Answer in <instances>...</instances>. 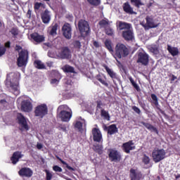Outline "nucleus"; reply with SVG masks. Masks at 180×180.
<instances>
[{"label":"nucleus","instance_id":"obj_27","mask_svg":"<svg viewBox=\"0 0 180 180\" xmlns=\"http://www.w3.org/2000/svg\"><path fill=\"white\" fill-rule=\"evenodd\" d=\"M118 27L120 30H129V29H131V25L124 22L120 21L118 22Z\"/></svg>","mask_w":180,"mask_h":180},{"label":"nucleus","instance_id":"obj_19","mask_svg":"<svg viewBox=\"0 0 180 180\" xmlns=\"http://www.w3.org/2000/svg\"><path fill=\"white\" fill-rule=\"evenodd\" d=\"M17 119L18 120L19 124H20L23 130H29V126H27L26 118H25L22 114H18Z\"/></svg>","mask_w":180,"mask_h":180},{"label":"nucleus","instance_id":"obj_18","mask_svg":"<svg viewBox=\"0 0 180 180\" xmlns=\"http://www.w3.org/2000/svg\"><path fill=\"white\" fill-rule=\"evenodd\" d=\"M62 30L63 32V36L66 39H71L72 28H71V25L70 24L65 23L62 27Z\"/></svg>","mask_w":180,"mask_h":180},{"label":"nucleus","instance_id":"obj_7","mask_svg":"<svg viewBox=\"0 0 180 180\" xmlns=\"http://www.w3.org/2000/svg\"><path fill=\"white\" fill-rule=\"evenodd\" d=\"M78 27L82 36H88L89 32H91L89 24L85 20H80L79 21Z\"/></svg>","mask_w":180,"mask_h":180},{"label":"nucleus","instance_id":"obj_39","mask_svg":"<svg viewBox=\"0 0 180 180\" xmlns=\"http://www.w3.org/2000/svg\"><path fill=\"white\" fill-rule=\"evenodd\" d=\"M129 79L131 84V85L135 88V89L139 92L140 91V86H139V84L134 82V79H133L131 77H129Z\"/></svg>","mask_w":180,"mask_h":180},{"label":"nucleus","instance_id":"obj_31","mask_svg":"<svg viewBox=\"0 0 180 180\" xmlns=\"http://www.w3.org/2000/svg\"><path fill=\"white\" fill-rule=\"evenodd\" d=\"M108 134H115V133H117V127L115 124L110 125L108 128Z\"/></svg>","mask_w":180,"mask_h":180},{"label":"nucleus","instance_id":"obj_44","mask_svg":"<svg viewBox=\"0 0 180 180\" xmlns=\"http://www.w3.org/2000/svg\"><path fill=\"white\" fill-rule=\"evenodd\" d=\"M8 106V102H6V100L3 99L0 101V108H6Z\"/></svg>","mask_w":180,"mask_h":180},{"label":"nucleus","instance_id":"obj_4","mask_svg":"<svg viewBox=\"0 0 180 180\" xmlns=\"http://www.w3.org/2000/svg\"><path fill=\"white\" fill-rule=\"evenodd\" d=\"M29 58V52L26 50H22L19 53V57L17 60L18 67H26L27 65V59Z\"/></svg>","mask_w":180,"mask_h":180},{"label":"nucleus","instance_id":"obj_1","mask_svg":"<svg viewBox=\"0 0 180 180\" xmlns=\"http://www.w3.org/2000/svg\"><path fill=\"white\" fill-rule=\"evenodd\" d=\"M58 110L59 113L58 114V117L62 120V122H70L71 117H72V112L71 109L68 108L67 105H62L58 107Z\"/></svg>","mask_w":180,"mask_h":180},{"label":"nucleus","instance_id":"obj_6","mask_svg":"<svg viewBox=\"0 0 180 180\" xmlns=\"http://www.w3.org/2000/svg\"><path fill=\"white\" fill-rule=\"evenodd\" d=\"M167 152L164 149H155L153 150L152 157L154 162H160L165 158Z\"/></svg>","mask_w":180,"mask_h":180},{"label":"nucleus","instance_id":"obj_60","mask_svg":"<svg viewBox=\"0 0 180 180\" xmlns=\"http://www.w3.org/2000/svg\"><path fill=\"white\" fill-rule=\"evenodd\" d=\"M44 45L46 46L47 47H51V46H52L51 44L49 43V42L48 43H45Z\"/></svg>","mask_w":180,"mask_h":180},{"label":"nucleus","instance_id":"obj_29","mask_svg":"<svg viewBox=\"0 0 180 180\" xmlns=\"http://www.w3.org/2000/svg\"><path fill=\"white\" fill-rule=\"evenodd\" d=\"M123 9L126 12V13H129L130 15H133L134 13H136L133 11V8L130 6V4H129V3L124 4Z\"/></svg>","mask_w":180,"mask_h":180},{"label":"nucleus","instance_id":"obj_40","mask_svg":"<svg viewBox=\"0 0 180 180\" xmlns=\"http://www.w3.org/2000/svg\"><path fill=\"white\" fill-rule=\"evenodd\" d=\"M41 7L45 8L46 5H44V4L43 3H39V2H36L34 5V11H39Z\"/></svg>","mask_w":180,"mask_h":180},{"label":"nucleus","instance_id":"obj_20","mask_svg":"<svg viewBox=\"0 0 180 180\" xmlns=\"http://www.w3.org/2000/svg\"><path fill=\"white\" fill-rule=\"evenodd\" d=\"M18 174L20 176H27L30 178V176H32V175H33V172L30 168L24 167V168H22L18 172Z\"/></svg>","mask_w":180,"mask_h":180},{"label":"nucleus","instance_id":"obj_37","mask_svg":"<svg viewBox=\"0 0 180 180\" xmlns=\"http://www.w3.org/2000/svg\"><path fill=\"white\" fill-rule=\"evenodd\" d=\"M98 25L101 26V27L107 28L108 26H109V20H108V19L101 20L98 22Z\"/></svg>","mask_w":180,"mask_h":180},{"label":"nucleus","instance_id":"obj_36","mask_svg":"<svg viewBox=\"0 0 180 180\" xmlns=\"http://www.w3.org/2000/svg\"><path fill=\"white\" fill-rule=\"evenodd\" d=\"M96 79H97V81L101 82V84H102L105 86H109V84H108V82H106V81L102 78V76H101V75H98L96 77Z\"/></svg>","mask_w":180,"mask_h":180},{"label":"nucleus","instance_id":"obj_2","mask_svg":"<svg viewBox=\"0 0 180 180\" xmlns=\"http://www.w3.org/2000/svg\"><path fill=\"white\" fill-rule=\"evenodd\" d=\"M10 77H13L11 81V88L14 95L18 96L20 94L19 90V79H20V73H10L7 75V79H9Z\"/></svg>","mask_w":180,"mask_h":180},{"label":"nucleus","instance_id":"obj_17","mask_svg":"<svg viewBox=\"0 0 180 180\" xmlns=\"http://www.w3.org/2000/svg\"><path fill=\"white\" fill-rule=\"evenodd\" d=\"M51 77L53 78L51 80L52 85H58L60 79H61V75L56 70H53L51 73Z\"/></svg>","mask_w":180,"mask_h":180},{"label":"nucleus","instance_id":"obj_52","mask_svg":"<svg viewBox=\"0 0 180 180\" xmlns=\"http://www.w3.org/2000/svg\"><path fill=\"white\" fill-rule=\"evenodd\" d=\"M11 32V34H13V36H18V31L15 28L12 29Z\"/></svg>","mask_w":180,"mask_h":180},{"label":"nucleus","instance_id":"obj_43","mask_svg":"<svg viewBox=\"0 0 180 180\" xmlns=\"http://www.w3.org/2000/svg\"><path fill=\"white\" fill-rule=\"evenodd\" d=\"M59 160L60 161V162L62 164H63V165L66 166V168H68V169H69V171H75V169L72 167H71L70 165H68L65 161L63 160L62 159H59Z\"/></svg>","mask_w":180,"mask_h":180},{"label":"nucleus","instance_id":"obj_61","mask_svg":"<svg viewBox=\"0 0 180 180\" xmlns=\"http://www.w3.org/2000/svg\"><path fill=\"white\" fill-rule=\"evenodd\" d=\"M60 129H61V130H63V131H66V130H67V128L65 126L61 127Z\"/></svg>","mask_w":180,"mask_h":180},{"label":"nucleus","instance_id":"obj_64","mask_svg":"<svg viewBox=\"0 0 180 180\" xmlns=\"http://www.w3.org/2000/svg\"><path fill=\"white\" fill-rule=\"evenodd\" d=\"M175 79H176V77L173 75L172 77V81H175Z\"/></svg>","mask_w":180,"mask_h":180},{"label":"nucleus","instance_id":"obj_42","mask_svg":"<svg viewBox=\"0 0 180 180\" xmlns=\"http://www.w3.org/2000/svg\"><path fill=\"white\" fill-rule=\"evenodd\" d=\"M105 33L106 34H108V36H113V33H114L113 29L109 27H107L105 28Z\"/></svg>","mask_w":180,"mask_h":180},{"label":"nucleus","instance_id":"obj_47","mask_svg":"<svg viewBox=\"0 0 180 180\" xmlns=\"http://www.w3.org/2000/svg\"><path fill=\"white\" fill-rule=\"evenodd\" d=\"M53 169L55 171V172H63V169L58 165L53 166Z\"/></svg>","mask_w":180,"mask_h":180},{"label":"nucleus","instance_id":"obj_9","mask_svg":"<svg viewBox=\"0 0 180 180\" xmlns=\"http://www.w3.org/2000/svg\"><path fill=\"white\" fill-rule=\"evenodd\" d=\"M58 57L63 60H69L72 57L71 51L67 47H63L58 53Z\"/></svg>","mask_w":180,"mask_h":180},{"label":"nucleus","instance_id":"obj_63","mask_svg":"<svg viewBox=\"0 0 180 180\" xmlns=\"http://www.w3.org/2000/svg\"><path fill=\"white\" fill-rule=\"evenodd\" d=\"M6 47H11V42L6 43Z\"/></svg>","mask_w":180,"mask_h":180},{"label":"nucleus","instance_id":"obj_14","mask_svg":"<svg viewBox=\"0 0 180 180\" xmlns=\"http://www.w3.org/2000/svg\"><path fill=\"white\" fill-rule=\"evenodd\" d=\"M122 150L124 153H127V154L130 153V151H132V150H136V146H134L133 141H129L128 142L123 143Z\"/></svg>","mask_w":180,"mask_h":180},{"label":"nucleus","instance_id":"obj_21","mask_svg":"<svg viewBox=\"0 0 180 180\" xmlns=\"http://www.w3.org/2000/svg\"><path fill=\"white\" fill-rule=\"evenodd\" d=\"M131 180H140L141 179V173L134 169H130Z\"/></svg>","mask_w":180,"mask_h":180},{"label":"nucleus","instance_id":"obj_23","mask_svg":"<svg viewBox=\"0 0 180 180\" xmlns=\"http://www.w3.org/2000/svg\"><path fill=\"white\" fill-rule=\"evenodd\" d=\"M122 36L126 40H133L134 39V34L130 29L123 31Z\"/></svg>","mask_w":180,"mask_h":180},{"label":"nucleus","instance_id":"obj_51","mask_svg":"<svg viewBox=\"0 0 180 180\" xmlns=\"http://www.w3.org/2000/svg\"><path fill=\"white\" fill-rule=\"evenodd\" d=\"M74 46L75 47H76L77 49H80L81 48V42H79V41H75L74 42Z\"/></svg>","mask_w":180,"mask_h":180},{"label":"nucleus","instance_id":"obj_49","mask_svg":"<svg viewBox=\"0 0 180 180\" xmlns=\"http://www.w3.org/2000/svg\"><path fill=\"white\" fill-rule=\"evenodd\" d=\"M143 162H144V164H148L150 162V158L147 155H144L143 158Z\"/></svg>","mask_w":180,"mask_h":180},{"label":"nucleus","instance_id":"obj_28","mask_svg":"<svg viewBox=\"0 0 180 180\" xmlns=\"http://www.w3.org/2000/svg\"><path fill=\"white\" fill-rule=\"evenodd\" d=\"M57 29H58V25L54 24L49 27L48 32L51 36H56L57 34Z\"/></svg>","mask_w":180,"mask_h":180},{"label":"nucleus","instance_id":"obj_58","mask_svg":"<svg viewBox=\"0 0 180 180\" xmlns=\"http://www.w3.org/2000/svg\"><path fill=\"white\" fill-rule=\"evenodd\" d=\"M152 50H153V51L154 52V53H158V48H157V47H152Z\"/></svg>","mask_w":180,"mask_h":180},{"label":"nucleus","instance_id":"obj_11","mask_svg":"<svg viewBox=\"0 0 180 180\" xmlns=\"http://www.w3.org/2000/svg\"><path fill=\"white\" fill-rule=\"evenodd\" d=\"M150 56L145 52H140L138 55L137 63H140L142 65H148Z\"/></svg>","mask_w":180,"mask_h":180},{"label":"nucleus","instance_id":"obj_35","mask_svg":"<svg viewBox=\"0 0 180 180\" xmlns=\"http://www.w3.org/2000/svg\"><path fill=\"white\" fill-rule=\"evenodd\" d=\"M105 46L108 49L110 53H113V47L112 46V41L106 39L105 41Z\"/></svg>","mask_w":180,"mask_h":180},{"label":"nucleus","instance_id":"obj_22","mask_svg":"<svg viewBox=\"0 0 180 180\" xmlns=\"http://www.w3.org/2000/svg\"><path fill=\"white\" fill-rule=\"evenodd\" d=\"M22 157H23V155H22V153L18 152V151L15 152L11 158V161L12 164H13V165L18 164V162H19V160H20Z\"/></svg>","mask_w":180,"mask_h":180},{"label":"nucleus","instance_id":"obj_46","mask_svg":"<svg viewBox=\"0 0 180 180\" xmlns=\"http://www.w3.org/2000/svg\"><path fill=\"white\" fill-rule=\"evenodd\" d=\"M131 2H133L134 4H135V6H137L138 8L139 6H141V5H143L141 0H131Z\"/></svg>","mask_w":180,"mask_h":180},{"label":"nucleus","instance_id":"obj_13","mask_svg":"<svg viewBox=\"0 0 180 180\" xmlns=\"http://www.w3.org/2000/svg\"><path fill=\"white\" fill-rule=\"evenodd\" d=\"M41 18L44 25H49L51 20V11L46 9L41 13Z\"/></svg>","mask_w":180,"mask_h":180},{"label":"nucleus","instance_id":"obj_45","mask_svg":"<svg viewBox=\"0 0 180 180\" xmlns=\"http://www.w3.org/2000/svg\"><path fill=\"white\" fill-rule=\"evenodd\" d=\"M132 110L135 113H137V115H140L141 113V110H140V108H139V107L136 105L132 106Z\"/></svg>","mask_w":180,"mask_h":180},{"label":"nucleus","instance_id":"obj_16","mask_svg":"<svg viewBox=\"0 0 180 180\" xmlns=\"http://www.w3.org/2000/svg\"><path fill=\"white\" fill-rule=\"evenodd\" d=\"M33 109V105H32V102H30V100H24L21 103V110L23 112H32V110Z\"/></svg>","mask_w":180,"mask_h":180},{"label":"nucleus","instance_id":"obj_33","mask_svg":"<svg viewBox=\"0 0 180 180\" xmlns=\"http://www.w3.org/2000/svg\"><path fill=\"white\" fill-rule=\"evenodd\" d=\"M34 64L36 68H38V70H44V68H46V65H44V64L40 60H35Z\"/></svg>","mask_w":180,"mask_h":180},{"label":"nucleus","instance_id":"obj_32","mask_svg":"<svg viewBox=\"0 0 180 180\" xmlns=\"http://www.w3.org/2000/svg\"><path fill=\"white\" fill-rule=\"evenodd\" d=\"M141 124H143L145 127H146V129H148V130H150V131H155V133H157V131H158L157 128L154 127V126H153L150 124L142 122Z\"/></svg>","mask_w":180,"mask_h":180},{"label":"nucleus","instance_id":"obj_48","mask_svg":"<svg viewBox=\"0 0 180 180\" xmlns=\"http://www.w3.org/2000/svg\"><path fill=\"white\" fill-rule=\"evenodd\" d=\"M45 172L46 174V179L51 180L53 178V174L49 170H46Z\"/></svg>","mask_w":180,"mask_h":180},{"label":"nucleus","instance_id":"obj_8","mask_svg":"<svg viewBox=\"0 0 180 180\" xmlns=\"http://www.w3.org/2000/svg\"><path fill=\"white\" fill-rule=\"evenodd\" d=\"M49 109L47 108V105L46 104H41L35 108V116L38 117L43 118L44 116H46V115H47Z\"/></svg>","mask_w":180,"mask_h":180},{"label":"nucleus","instance_id":"obj_34","mask_svg":"<svg viewBox=\"0 0 180 180\" xmlns=\"http://www.w3.org/2000/svg\"><path fill=\"white\" fill-rule=\"evenodd\" d=\"M94 150L96 153L98 154H103V146L102 145L96 144L94 146Z\"/></svg>","mask_w":180,"mask_h":180},{"label":"nucleus","instance_id":"obj_56","mask_svg":"<svg viewBox=\"0 0 180 180\" xmlns=\"http://www.w3.org/2000/svg\"><path fill=\"white\" fill-rule=\"evenodd\" d=\"M37 148H38V150H41V148H43V145L41 143H37Z\"/></svg>","mask_w":180,"mask_h":180},{"label":"nucleus","instance_id":"obj_54","mask_svg":"<svg viewBox=\"0 0 180 180\" xmlns=\"http://www.w3.org/2000/svg\"><path fill=\"white\" fill-rule=\"evenodd\" d=\"M151 98L153 99V102L158 101V97H157L155 94H151Z\"/></svg>","mask_w":180,"mask_h":180},{"label":"nucleus","instance_id":"obj_38","mask_svg":"<svg viewBox=\"0 0 180 180\" xmlns=\"http://www.w3.org/2000/svg\"><path fill=\"white\" fill-rule=\"evenodd\" d=\"M101 115L102 116V117H104V119H105L106 120H110V116H109V112H108V111L103 109H101Z\"/></svg>","mask_w":180,"mask_h":180},{"label":"nucleus","instance_id":"obj_30","mask_svg":"<svg viewBox=\"0 0 180 180\" xmlns=\"http://www.w3.org/2000/svg\"><path fill=\"white\" fill-rule=\"evenodd\" d=\"M64 72H71L72 74H75V69L70 66V65H65L62 68Z\"/></svg>","mask_w":180,"mask_h":180},{"label":"nucleus","instance_id":"obj_5","mask_svg":"<svg viewBox=\"0 0 180 180\" xmlns=\"http://www.w3.org/2000/svg\"><path fill=\"white\" fill-rule=\"evenodd\" d=\"M115 54L118 58L129 56V49L123 44H117L115 46Z\"/></svg>","mask_w":180,"mask_h":180},{"label":"nucleus","instance_id":"obj_59","mask_svg":"<svg viewBox=\"0 0 180 180\" xmlns=\"http://www.w3.org/2000/svg\"><path fill=\"white\" fill-rule=\"evenodd\" d=\"M46 65H48V67H52L53 65V62H47Z\"/></svg>","mask_w":180,"mask_h":180},{"label":"nucleus","instance_id":"obj_57","mask_svg":"<svg viewBox=\"0 0 180 180\" xmlns=\"http://www.w3.org/2000/svg\"><path fill=\"white\" fill-rule=\"evenodd\" d=\"M94 47H99V42L94 41Z\"/></svg>","mask_w":180,"mask_h":180},{"label":"nucleus","instance_id":"obj_15","mask_svg":"<svg viewBox=\"0 0 180 180\" xmlns=\"http://www.w3.org/2000/svg\"><path fill=\"white\" fill-rule=\"evenodd\" d=\"M93 140L96 143H101L103 141L102 133L98 128H94L92 129Z\"/></svg>","mask_w":180,"mask_h":180},{"label":"nucleus","instance_id":"obj_50","mask_svg":"<svg viewBox=\"0 0 180 180\" xmlns=\"http://www.w3.org/2000/svg\"><path fill=\"white\" fill-rule=\"evenodd\" d=\"M6 51V49L4 46H0V57H2L4 54H5V52Z\"/></svg>","mask_w":180,"mask_h":180},{"label":"nucleus","instance_id":"obj_24","mask_svg":"<svg viewBox=\"0 0 180 180\" xmlns=\"http://www.w3.org/2000/svg\"><path fill=\"white\" fill-rule=\"evenodd\" d=\"M167 51H169L172 57H176V56L179 54V49L178 47L172 46L171 45H167Z\"/></svg>","mask_w":180,"mask_h":180},{"label":"nucleus","instance_id":"obj_26","mask_svg":"<svg viewBox=\"0 0 180 180\" xmlns=\"http://www.w3.org/2000/svg\"><path fill=\"white\" fill-rule=\"evenodd\" d=\"M31 39H32L34 41H36V43H41V41H44V37L39 35L37 33L32 34Z\"/></svg>","mask_w":180,"mask_h":180},{"label":"nucleus","instance_id":"obj_3","mask_svg":"<svg viewBox=\"0 0 180 180\" xmlns=\"http://www.w3.org/2000/svg\"><path fill=\"white\" fill-rule=\"evenodd\" d=\"M108 158L111 162H120L122 161V153L116 148L109 149Z\"/></svg>","mask_w":180,"mask_h":180},{"label":"nucleus","instance_id":"obj_53","mask_svg":"<svg viewBox=\"0 0 180 180\" xmlns=\"http://www.w3.org/2000/svg\"><path fill=\"white\" fill-rule=\"evenodd\" d=\"M102 106H103V103L101 101L97 102V109H102Z\"/></svg>","mask_w":180,"mask_h":180},{"label":"nucleus","instance_id":"obj_10","mask_svg":"<svg viewBox=\"0 0 180 180\" xmlns=\"http://www.w3.org/2000/svg\"><path fill=\"white\" fill-rule=\"evenodd\" d=\"M146 23H144V22L141 23V26H143V27H144L145 29L148 30V29H153L154 27H158V24H155L154 22V19H153L152 17L147 16L146 18Z\"/></svg>","mask_w":180,"mask_h":180},{"label":"nucleus","instance_id":"obj_41","mask_svg":"<svg viewBox=\"0 0 180 180\" xmlns=\"http://www.w3.org/2000/svg\"><path fill=\"white\" fill-rule=\"evenodd\" d=\"M87 2H89V4H90L91 5L98 6V5H100L101 4V0H87Z\"/></svg>","mask_w":180,"mask_h":180},{"label":"nucleus","instance_id":"obj_25","mask_svg":"<svg viewBox=\"0 0 180 180\" xmlns=\"http://www.w3.org/2000/svg\"><path fill=\"white\" fill-rule=\"evenodd\" d=\"M103 68H105L109 77L112 78V79H117V75L113 71V70L109 68V67H108L106 65H104Z\"/></svg>","mask_w":180,"mask_h":180},{"label":"nucleus","instance_id":"obj_12","mask_svg":"<svg viewBox=\"0 0 180 180\" xmlns=\"http://www.w3.org/2000/svg\"><path fill=\"white\" fill-rule=\"evenodd\" d=\"M75 129L79 131H82L86 127V122L81 117H77L75 124Z\"/></svg>","mask_w":180,"mask_h":180},{"label":"nucleus","instance_id":"obj_55","mask_svg":"<svg viewBox=\"0 0 180 180\" xmlns=\"http://www.w3.org/2000/svg\"><path fill=\"white\" fill-rule=\"evenodd\" d=\"M27 18H28V19H30V18H32V10H28L27 11Z\"/></svg>","mask_w":180,"mask_h":180},{"label":"nucleus","instance_id":"obj_62","mask_svg":"<svg viewBox=\"0 0 180 180\" xmlns=\"http://www.w3.org/2000/svg\"><path fill=\"white\" fill-rule=\"evenodd\" d=\"M21 49H22V47H20V46H16L15 50L19 51V50H21Z\"/></svg>","mask_w":180,"mask_h":180}]
</instances>
